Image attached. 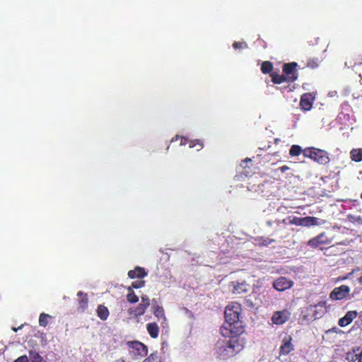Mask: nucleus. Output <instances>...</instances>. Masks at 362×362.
Listing matches in <instances>:
<instances>
[{"label":"nucleus","instance_id":"nucleus-22","mask_svg":"<svg viewBox=\"0 0 362 362\" xmlns=\"http://www.w3.org/2000/svg\"><path fill=\"white\" fill-rule=\"evenodd\" d=\"M97 315L101 320H106L110 315L108 308L103 305H99L96 310Z\"/></svg>","mask_w":362,"mask_h":362},{"label":"nucleus","instance_id":"nucleus-12","mask_svg":"<svg viewBox=\"0 0 362 362\" xmlns=\"http://www.w3.org/2000/svg\"><path fill=\"white\" fill-rule=\"evenodd\" d=\"M293 338L291 335H286L281 342L279 348L280 355L286 356L289 354L293 349L294 346L292 344Z\"/></svg>","mask_w":362,"mask_h":362},{"label":"nucleus","instance_id":"nucleus-33","mask_svg":"<svg viewBox=\"0 0 362 362\" xmlns=\"http://www.w3.org/2000/svg\"><path fill=\"white\" fill-rule=\"evenodd\" d=\"M320 64L318 58L309 59L307 62L306 66L310 69H316Z\"/></svg>","mask_w":362,"mask_h":362},{"label":"nucleus","instance_id":"nucleus-13","mask_svg":"<svg viewBox=\"0 0 362 362\" xmlns=\"http://www.w3.org/2000/svg\"><path fill=\"white\" fill-rule=\"evenodd\" d=\"M227 338H229V340L227 341L228 344L231 346L235 354H237L243 349L245 343L243 338L235 336L228 337Z\"/></svg>","mask_w":362,"mask_h":362},{"label":"nucleus","instance_id":"nucleus-36","mask_svg":"<svg viewBox=\"0 0 362 362\" xmlns=\"http://www.w3.org/2000/svg\"><path fill=\"white\" fill-rule=\"evenodd\" d=\"M144 286H145V281L140 280V281H135L132 282L130 287H132V289L133 288L138 289V288L144 287Z\"/></svg>","mask_w":362,"mask_h":362},{"label":"nucleus","instance_id":"nucleus-23","mask_svg":"<svg viewBox=\"0 0 362 362\" xmlns=\"http://www.w3.org/2000/svg\"><path fill=\"white\" fill-rule=\"evenodd\" d=\"M148 308V307H147L144 304L140 303L136 308L129 309L128 310V313L129 315H134L135 317H139L143 315L146 313V310Z\"/></svg>","mask_w":362,"mask_h":362},{"label":"nucleus","instance_id":"nucleus-29","mask_svg":"<svg viewBox=\"0 0 362 362\" xmlns=\"http://www.w3.org/2000/svg\"><path fill=\"white\" fill-rule=\"evenodd\" d=\"M51 318V316L46 313H41L39 317V325L42 327H45L48 325V320Z\"/></svg>","mask_w":362,"mask_h":362},{"label":"nucleus","instance_id":"nucleus-45","mask_svg":"<svg viewBox=\"0 0 362 362\" xmlns=\"http://www.w3.org/2000/svg\"><path fill=\"white\" fill-rule=\"evenodd\" d=\"M13 331H14V332H17V330H18V329L13 328Z\"/></svg>","mask_w":362,"mask_h":362},{"label":"nucleus","instance_id":"nucleus-25","mask_svg":"<svg viewBox=\"0 0 362 362\" xmlns=\"http://www.w3.org/2000/svg\"><path fill=\"white\" fill-rule=\"evenodd\" d=\"M127 300L130 303H136L139 301V297L136 295V293L132 290V287H128L127 288Z\"/></svg>","mask_w":362,"mask_h":362},{"label":"nucleus","instance_id":"nucleus-40","mask_svg":"<svg viewBox=\"0 0 362 362\" xmlns=\"http://www.w3.org/2000/svg\"><path fill=\"white\" fill-rule=\"evenodd\" d=\"M290 168L287 165H283V166H281L279 170L282 173H285L286 170H289Z\"/></svg>","mask_w":362,"mask_h":362},{"label":"nucleus","instance_id":"nucleus-6","mask_svg":"<svg viewBox=\"0 0 362 362\" xmlns=\"http://www.w3.org/2000/svg\"><path fill=\"white\" fill-rule=\"evenodd\" d=\"M332 241V239L329 238L325 232H322L318 235L310 239L308 245L313 249L318 247L322 249V246L330 244Z\"/></svg>","mask_w":362,"mask_h":362},{"label":"nucleus","instance_id":"nucleus-21","mask_svg":"<svg viewBox=\"0 0 362 362\" xmlns=\"http://www.w3.org/2000/svg\"><path fill=\"white\" fill-rule=\"evenodd\" d=\"M146 329L151 338L156 339L158 337L159 334V327L157 323L151 322L147 324Z\"/></svg>","mask_w":362,"mask_h":362},{"label":"nucleus","instance_id":"nucleus-34","mask_svg":"<svg viewBox=\"0 0 362 362\" xmlns=\"http://www.w3.org/2000/svg\"><path fill=\"white\" fill-rule=\"evenodd\" d=\"M197 146H198L197 151H199V150L202 149L204 147V144L199 139H195V140H193V141H190V143H189V147L190 148H193V147H195Z\"/></svg>","mask_w":362,"mask_h":362},{"label":"nucleus","instance_id":"nucleus-43","mask_svg":"<svg viewBox=\"0 0 362 362\" xmlns=\"http://www.w3.org/2000/svg\"><path fill=\"white\" fill-rule=\"evenodd\" d=\"M337 327H334V328H332V329H329L328 332H337Z\"/></svg>","mask_w":362,"mask_h":362},{"label":"nucleus","instance_id":"nucleus-14","mask_svg":"<svg viewBox=\"0 0 362 362\" xmlns=\"http://www.w3.org/2000/svg\"><path fill=\"white\" fill-rule=\"evenodd\" d=\"M315 97L310 93H303L300 97V107L304 111L311 110Z\"/></svg>","mask_w":362,"mask_h":362},{"label":"nucleus","instance_id":"nucleus-8","mask_svg":"<svg viewBox=\"0 0 362 362\" xmlns=\"http://www.w3.org/2000/svg\"><path fill=\"white\" fill-rule=\"evenodd\" d=\"M289 223L298 226L310 227L319 224V218L313 216H306L303 218L293 217L290 219Z\"/></svg>","mask_w":362,"mask_h":362},{"label":"nucleus","instance_id":"nucleus-5","mask_svg":"<svg viewBox=\"0 0 362 362\" xmlns=\"http://www.w3.org/2000/svg\"><path fill=\"white\" fill-rule=\"evenodd\" d=\"M216 354L218 358L222 360L228 359L236 355L228 342L218 341L215 347Z\"/></svg>","mask_w":362,"mask_h":362},{"label":"nucleus","instance_id":"nucleus-10","mask_svg":"<svg viewBox=\"0 0 362 362\" xmlns=\"http://www.w3.org/2000/svg\"><path fill=\"white\" fill-rule=\"evenodd\" d=\"M350 293V288L346 285H341L334 288L329 293V298L333 300H340L346 298Z\"/></svg>","mask_w":362,"mask_h":362},{"label":"nucleus","instance_id":"nucleus-16","mask_svg":"<svg viewBox=\"0 0 362 362\" xmlns=\"http://www.w3.org/2000/svg\"><path fill=\"white\" fill-rule=\"evenodd\" d=\"M233 286L232 293L235 295L246 294L250 291V285L245 281L243 282H231Z\"/></svg>","mask_w":362,"mask_h":362},{"label":"nucleus","instance_id":"nucleus-39","mask_svg":"<svg viewBox=\"0 0 362 362\" xmlns=\"http://www.w3.org/2000/svg\"><path fill=\"white\" fill-rule=\"evenodd\" d=\"M14 362H29V359L27 356H21L14 361Z\"/></svg>","mask_w":362,"mask_h":362},{"label":"nucleus","instance_id":"nucleus-3","mask_svg":"<svg viewBox=\"0 0 362 362\" xmlns=\"http://www.w3.org/2000/svg\"><path fill=\"white\" fill-rule=\"evenodd\" d=\"M129 354L136 358H143L148 354V347L139 341H132L127 343Z\"/></svg>","mask_w":362,"mask_h":362},{"label":"nucleus","instance_id":"nucleus-2","mask_svg":"<svg viewBox=\"0 0 362 362\" xmlns=\"http://www.w3.org/2000/svg\"><path fill=\"white\" fill-rule=\"evenodd\" d=\"M303 154L304 157L309 158L321 165H326L329 162L327 152L320 148L308 147L303 149Z\"/></svg>","mask_w":362,"mask_h":362},{"label":"nucleus","instance_id":"nucleus-15","mask_svg":"<svg viewBox=\"0 0 362 362\" xmlns=\"http://www.w3.org/2000/svg\"><path fill=\"white\" fill-rule=\"evenodd\" d=\"M313 308H315V310L313 311L314 319H319L327 313L326 302L320 301L314 305H310L309 306V309L312 310Z\"/></svg>","mask_w":362,"mask_h":362},{"label":"nucleus","instance_id":"nucleus-31","mask_svg":"<svg viewBox=\"0 0 362 362\" xmlns=\"http://www.w3.org/2000/svg\"><path fill=\"white\" fill-rule=\"evenodd\" d=\"M142 362H161V361L158 353H152Z\"/></svg>","mask_w":362,"mask_h":362},{"label":"nucleus","instance_id":"nucleus-7","mask_svg":"<svg viewBox=\"0 0 362 362\" xmlns=\"http://www.w3.org/2000/svg\"><path fill=\"white\" fill-rule=\"evenodd\" d=\"M297 66L298 64L294 62L284 64L282 71L287 79V82L293 83L298 79Z\"/></svg>","mask_w":362,"mask_h":362},{"label":"nucleus","instance_id":"nucleus-4","mask_svg":"<svg viewBox=\"0 0 362 362\" xmlns=\"http://www.w3.org/2000/svg\"><path fill=\"white\" fill-rule=\"evenodd\" d=\"M241 306L238 303H231L226 307L224 317L226 323L239 321Z\"/></svg>","mask_w":362,"mask_h":362},{"label":"nucleus","instance_id":"nucleus-27","mask_svg":"<svg viewBox=\"0 0 362 362\" xmlns=\"http://www.w3.org/2000/svg\"><path fill=\"white\" fill-rule=\"evenodd\" d=\"M274 69L273 64L269 61L263 62L261 65V71L263 74H272Z\"/></svg>","mask_w":362,"mask_h":362},{"label":"nucleus","instance_id":"nucleus-35","mask_svg":"<svg viewBox=\"0 0 362 362\" xmlns=\"http://www.w3.org/2000/svg\"><path fill=\"white\" fill-rule=\"evenodd\" d=\"M275 240L274 239H270L268 238H260L259 239V244L260 245L267 246L271 244L272 243H274Z\"/></svg>","mask_w":362,"mask_h":362},{"label":"nucleus","instance_id":"nucleus-47","mask_svg":"<svg viewBox=\"0 0 362 362\" xmlns=\"http://www.w3.org/2000/svg\"><path fill=\"white\" fill-rule=\"evenodd\" d=\"M361 198L362 199V192H361Z\"/></svg>","mask_w":362,"mask_h":362},{"label":"nucleus","instance_id":"nucleus-38","mask_svg":"<svg viewBox=\"0 0 362 362\" xmlns=\"http://www.w3.org/2000/svg\"><path fill=\"white\" fill-rule=\"evenodd\" d=\"M141 304H144L147 307H149L150 305V300L146 296H141Z\"/></svg>","mask_w":362,"mask_h":362},{"label":"nucleus","instance_id":"nucleus-37","mask_svg":"<svg viewBox=\"0 0 362 362\" xmlns=\"http://www.w3.org/2000/svg\"><path fill=\"white\" fill-rule=\"evenodd\" d=\"M234 49H245L247 48V45L245 42H234L233 44Z\"/></svg>","mask_w":362,"mask_h":362},{"label":"nucleus","instance_id":"nucleus-1","mask_svg":"<svg viewBox=\"0 0 362 362\" xmlns=\"http://www.w3.org/2000/svg\"><path fill=\"white\" fill-rule=\"evenodd\" d=\"M245 332V326L242 321L226 323L220 327V333L226 338L228 337H240Z\"/></svg>","mask_w":362,"mask_h":362},{"label":"nucleus","instance_id":"nucleus-20","mask_svg":"<svg viewBox=\"0 0 362 362\" xmlns=\"http://www.w3.org/2000/svg\"><path fill=\"white\" fill-rule=\"evenodd\" d=\"M152 312L158 320H161L163 322L166 321L164 309L162 306L158 304H153L152 306Z\"/></svg>","mask_w":362,"mask_h":362},{"label":"nucleus","instance_id":"nucleus-41","mask_svg":"<svg viewBox=\"0 0 362 362\" xmlns=\"http://www.w3.org/2000/svg\"><path fill=\"white\" fill-rule=\"evenodd\" d=\"M357 362H362V351L355 355Z\"/></svg>","mask_w":362,"mask_h":362},{"label":"nucleus","instance_id":"nucleus-46","mask_svg":"<svg viewBox=\"0 0 362 362\" xmlns=\"http://www.w3.org/2000/svg\"><path fill=\"white\" fill-rule=\"evenodd\" d=\"M267 224H268V225H269V226H271V224H272V223H271V221H268V222H267Z\"/></svg>","mask_w":362,"mask_h":362},{"label":"nucleus","instance_id":"nucleus-28","mask_svg":"<svg viewBox=\"0 0 362 362\" xmlns=\"http://www.w3.org/2000/svg\"><path fill=\"white\" fill-rule=\"evenodd\" d=\"M303 150L298 145H292L289 150V154L291 156H298L300 153H303Z\"/></svg>","mask_w":362,"mask_h":362},{"label":"nucleus","instance_id":"nucleus-44","mask_svg":"<svg viewBox=\"0 0 362 362\" xmlns=\"http://www.w3.org/2000/svg\"><path fill=\"white\" fill-rule=\"evenodd\" d=\"M358 281L360 284L362 285V275L358 279Z\"/></svg>","mask_w":362,"mask_h":362},{"label":"nucleus","instance_id":"nucleus-42","mask_svg":"<svg viewBox=\"0 0 362 362\" xmlns=\"http://www.w3.org/2000/svg\"><path fill=\"white\" fill-rule=\"evenodd\" d=\"M115 362H130V361H127L124 358H121L116 360Z\"/></svg>","mask_w":362,"mask_h":362},{"label":"nucleus","instance_id":"nucleus-26","mask_svg":"<svg viewBox=\"0 0 362 362\" xmlns=\"http://www.w3.org/2000/svg\"><path fill=\"white\" fill-rule=\"evenodd\" d=\"M352 160L360 162L362 160V148L353 149L350 152Z\"/></svg>","mask_w":362,"mask_h":362},{"label":"nucleus","instance_id":"nucleus-17","mask_svg":"<svg viewBox=\"0 0 362 362\" xmlns=\"http://www.w3.org/2000/svg\"><path fill=\"white\" fill-rule=\"evenodd\" d=\"M358 315V313L355 310L348 311L346 315L340 318L338 322V325L344 327L349 325Z\"/></svg>","mask_w":362,"mask_h":362},{"label":"nucleus","instance_id":"nucleus-32","mask_svg":"<svg viewBox=\"0 0 362 362\" xmlns=\"http://www.w3.org/2000/svg\"><path fill=\"white\" fill-rule=\"evenodd\" d=\"M348 220L353 223H357L358 225H362V216H355L352 214H349L347 216Z\"/></svg>","mask_w":362,"mask_h":362},{"label":"nucleus","instance_id":"nucleus-30","mask_svg":"<svg viewBox=\"0 0 362 362\" xmlns=\"http://www.w3.org/2000/svg\"><path fill=\"white\" fill-rule=\"evenodd\" d=\"M29 354L31 362H45L43 358L37 352L30 351Z\"/></svg>","mask_w":362,"mask_h":362},{"label":"nucleus","instance_id":"nucleus-19","mask_svg":"<svg viewBox=\"0 0 362 362\" xmlns=\"http://www.w3.org/2000/svg\"><path fill=\"white\" fill-rule=\"evenodd\" d=\"M78 297V310L81 312H83L88 308V298L86 293H83L82 291H78L77 293Z\"/></svg>","mask_w":362,"mask_h":362},{"label":"nucleus","instance_id":"nucleus-24","mask_svg":"<svg viewBox=\"0 0 362 362\" xmlns=\"http://www.w3.org/2000/svg\"><path fill=\"white\" fill-rule=\"evenodd\" d=\"M270 76L272 78V83L275 84H280L285 81L287 82V79L284 74L280 75L276 72H273L270 74Z\"/></svg>","mask_w":362,"mask_h":362},{"label":"nucleus","instance_id":"nucleus-9","mask_svg":"<svg viewBox=\"0 0 362 362\" xmlns=\"http://www.w3.org/2000/svg\"><path fill=\"white\" fill-rule=\"evenodd\" d=\"M291 313L288 309L275 311L271 318L273 324L281 325L286 323L291 317Z\"/></svg>","mask_w":362,"mask_h":362},{"label":"nucleus","instance_id":"nucleus-18","mask_svg":"<svg viewBox=\"0 0 362 362\" xmlns=\"http://www.w3.org/2000/svg\"><path fill=\"white\" fill-rule=\"evenodd\" d=\"M147 275L145 269L140 267H136L134 269L128 272V276L130 279H142Z\"/></svg>","mask_w":362,"mask_h":362},{"label":"nucleus","instance_id":"nucleus-11","mask_svg":"<svg viewBox=\"0 0 362 362\" xmlns=\"http://www.w3.org/2000/svg\"><path fill=\"white\" fill-rule=\"evenodd\" d=\"M294 282L285 276H280L272 284L273 288L278 291H284L293 287Z\"/></svg>","mask_w":362,"mask_h":362}]
</instances>
